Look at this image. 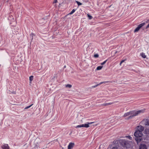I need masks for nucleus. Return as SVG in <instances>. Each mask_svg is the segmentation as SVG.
I'll return each mask as SVG.
<instances>
[{"label": "nucleus", "instance_id": "nucleus-12", "mask_svg": "<svg viewBox=\"0 0 149 149\" xmlns=\"http://www.w3.org/2000/svg\"><path fill=\"white\" fill-rule=\"evenodd\" d=\"M141 56L143 58H145L146 57V56L145 55V54L143 53H142L141 54Z\"/></svg>", "mask_w": 149, "mask_h": 149}, {"label": "nucleus", "instance_id": "nucleus-16", "mask_svg": "<svg viewBox=\"0 0 149 149\" xmlns=\"http://www.w3.org/2000/svg\"><path fill=\"white\" fill-rule=\"evenodd\" d=\"M8 19L10 20H12V19H13V17L12 15H11V16H10L8 18Z\"/></svg>", "mask_w": 149, "mask_h": 149}, {"label": "nucleus", "instance_id": "nucleus-10", "mask_svg": "<svg viewBox=\"0 0 149 149\" xmlns=\"http://www.w3.org/2000/svg\"><path fill=\"white\" fill-rule=\"evenodd\" d=\"M123 117L124 118L125 117H129V113L128 112H127L126 113H124V114L123 115Z\"/></svg>", "mask_w": 149, "mask_h": 149}, {"label": "nucleus", "instance_id": "nucleus-27", "mask_svg": "<svg viewBox=\"0 0 149 149\" xmlns=\"http://www.w3.org/2000/svg\"><path fill=\"white\" fill-rule=\"evenodd\" d=\"M111 149H118L116 147H113Z\"/></svg>", "mask_w": 149, "mask_h": 149}, {"label": "nucleus", "instance_id": "nucleus-26", "mask_svg": "<svg viewBox=\"0 0 149 149\" xmlns=\"http://www.w3.org/2000/svg\"><path fill=\"white\" fill-rule=\"evenodd\" d=\"M33 33H32L30 34V36L32 38H31L32 40L33 39Z\"/></svg>", "mask_w": 149, "mask_h": 149}, {"label": "nucleus", "instance_id": "nucleus-5", "mask_svg": "<svg viewBox=\"0 0 149 149\" xmlns=\"http://www.w3.org/2000/svg\"><path fill=\"white\" fill-rule=\"evenodd\" d=\"M142 123L145 125H149V120L148 119H146L143 120Z\"/></svg>", "mask_w": 149, "mask_h": 149}, {"label": "nucleus", "instance_id": "nucleus-3", "mask_svg": "<svg viewBox=\"0 0 149 149\" xmlns=\"http://www.w3.org/2000/svg\"><path fill=\"white\" fill-rule=\"evenodd\" d=\"M120 142L124 147L127 148H129L130 146V145L128 141L125 140H121Z\"/></svg>", "mask_w": 149, "mask_h": 149}, {"label": "nucleus", "instance_id": "nucleus-9", "mask_svg": "<svg viewBox=\"0 0 149 149\" xmlns=\"http://www.w3.org/2000/svg\"><path fill=\"white\" fill-rule=\"evenodd\" d=\"M140 149H147L146 146L144 144H142L140 146Z\"/></svg>", "mask_w": 149, "mask_h": 149}, {"label": "nucleus", "instance_id": "nucleus-33", "mask_svg": "<svg viewBox=\"0 0 149 149\" xmlns=\"http://www.w3.org/2000/svg\"><path fill=\"white\" fill-rule=\"evenodd\" d=\"M122 63H121V62H120V65H121V64H122Z\"/></svg>", "mask_w": 149, "mask_h": 149}, {"label": "nucleus", "instance_id": "nucleus-17", "mask_svg": "<svg viewBox=\"0 0 149 149\" xmlns=\"http://www.w3.org/2000/svg\"><path fill=\"white\" fill-rule=\"evenodd\" d=\"M87 16L88 17L89 19H92L93 18V17L91 16L88 14H87Z\"/></svg>", "mask_w": 149, "mask_h": 149}, {"label": "nucleus", "instance_id": "nucleus-32", "mask_svg": "<svg viewBox=\"0 0 149 149\" xmlns=\"http://www.w3.org/2000/svg\"><path fill=\"white\" fill-rule=\"evenodd\" d=\"M57 1V0H55L54 1V3H56Z\"/></svg>", "mask_w": 149, "mask_h": 149}, {"label": "nucleus", "instance_id": "nucleus-22", "mask_svg": "<svg viewBox=\"0 0 149 149\" xmlns=\"http://www.w3.org/2000/svg\"><path fill=\"white\" fill-rule=\"evenodd\" d=\"M108 82V81H105L102 82H100L98 85H100L102 84L106 83H107Z\"/></svg>", "mask_w": 149, "mask_h": 149}, {"label": "nucleus", "instance_id": "nucleus-21", "mask_svg": "<svg viewBox=\"0 0 149 149\" xmlns=\"http://www.w3.org/2000/svg\"><path fill=\"white\" fill-rule=\"evenodd\" d=\"M33 105V104H31V105H29V106H27L25 108V109H28V108H30L32 105Z\"/></svg>", "mask_w": 149, "mask_h": 149}, {"label": "nucleus", "instance_id": "nucleus-15", "mask_svg": "<svg viewBox=\"0 0 149 149\" xmlns=\"http://www.w3.org/2000/svg\"><path fill=\"white\" fill-rule=\"evenodd\" d=\"M33 76H31L29 77V80L30 81H31L33 80Z\"/></svg>", "mask_w": 149, "mask_h": 149}, {"label": "nucleus", "instance_id": "nucleus-23", "mask_svg": "<svg viewBox=\"0 0 149 149\" xmlns=\"http://www.w3.org/2000/svg\"><path fill=\"white\" fill-rule=\"evenodd\" d=\"M98 56H99V55L97 54H95L94 55V57L95 58H97L98 57Z\"/></svg>", "mask_w": 149, "mask_h": 149}, {"label": "nucleus", "instance_id": "nucleus-20", "mask_svg": "<svg viewBox=\"0 0 149 149\" xmlns=\"http://www.w3.org/2000/svg\"><path fill=\"white\" fill-rule=\"evenodd\" d=\"M84 127V125L83 124H82L77 125L76 127Z\"/></svg>", "mask_w": 149, "mask_h": 149}, {"label": "nucleus", "instance_id": "nucleus-8", "mask_svg": "<svg viewBox=\"0 0 149 149\" xmlns=\"http://www.w3.org/2000/svg\"><path fill=\"white\" fill-rule=\"evenodd\" d=\"M74 145V143H70L68 146V149H71L73 147Z\"/></svg>", "mask_w": 149, "mask_h": 149}, {"label": "nucleus", "instance_id": "nucleus-6", "mask_svg": "<svg viewBox=\"0 0 149 149\" xmlns=\"http://www.w3.org/2000/svg\"><path fill=\"white\" fill-rule=\"evenodd\" d=\"M94 122H88L86 124H83L84 125V127H86V128L88 127H89V125H91L92 123H93Z\"/></svg>", "mask_w": 149, "mask_h": 149}, {"label": "nucleus", "instance_id": "nucleus-30", "mask_svg": "<svg viewBox=\"0 0 149 149\" xmlns=\"http://www.w3.org/2000/svg\"><path fill=\"white\" fill-rule=\"evenodd\" d=\"M148 27H149V24L147 25V26L146 27V29L148 28Z\"/></svg>", "mask_w": 149, "mask_h": 149}, {"label": "nucleus", "instance_id": "nucleus-25", "mask_svg": "<svg viewBox=\"0 0 149 149\" xmlns=\"http://www.w3.org/2000/svg\"><path fill=\"white\" fill-rule=\"evenodd\" d=\"M126 137L130 140H131L132 139V137L131 136H126Z\"/></svg>", "mask_w": 149, "mask_h": 149}, {"label": "nucleus", "instance_id": "nucleus-1", "mask_svg": "<svg viewBox=\"0 0 149 149\" xmlns=\"http://www.w3.org/2000/svg\"><path fill=\"white\" fill-rule=\"evenodd\" d=\"M136 130L135 132L134 135L135 137V140L138 143L142 140V136L143 134L142 132L143 130L144 127L142 126L139 125L136 127Z\"/></svg>", "mask_w": 149, "mask_h": 149}, {"label": "nucleus", "instance_id": "nucleus-18", "mask_svg": "<svg viewBox=\"0 0 149 149\" xmlns=\"http://www.w3.org/2000/svg\"><path fill=\"white\" fill-rule=\"evenodd\" d=\"M72 87V85L70 84H67L66 85V87L70 88Z\"/></svg>", "mask_w": 149, "mask_h": 149}, {"label": "nucleus", "instance_id": "nucleus-19", "mask_svg": "<svg viewBox=\"0 0 149 149\" xmlns=\"http://www.w3.org/2000/svg\"><path fill=\"white\" fill-rule=\"evenodd\" d=\"M76 2L77 3L78 5L79 6L80 5H81L82 4V3H80V2L78 1H76Z\"/></svg>", "mask_w": 149, "mask_h": 149}, {"label": "nucleus", "instance_id": "nucleus-2", "mask_svg": "<svg viewBox=\"0 0 149 149\" xmlns=\"http://www.w3.org/2000/svg\"><path fill=\"white\" fill-rule=\"evenodd\" d=\"M144 110H141L138 111L135 110L129 112V117L126 118L125 119L127 120L132 118L134 117L137 116L138 115L143 113Z\"/></svg>", "mask_w": 149, "mask_h": 149}, {"label": "nucleus", "instance_id": "nucleus-4", "mask_svg": "<svg viewBox=\"0 0 149 149\" xmlns=\"http://www.w3.org/2000/svg\"><path fill=\"white\" fill-rule=\"evenodd\" d=\"M145 23H143L139 24L138 27H137L134 30V32H138L141 29V28L143 26L145 25Z\"/></svg>", "mask_w": 149, "mask_h": 149}, {"label": "nucleus", "instance_id": "nucleus-14", "mask_svg": "<svg viewBox=\"0 0 149 149\" xmlns=\"http://www.w3.org/2000/svg\"><path fill=\"white\" fill-rule=\"evenodd\" d=\"M76 10L75 9H73L70 13H69V15H72L73 14L75 11Z\"/></svg>", "mask_w": 149, "mask_h": 149}, {"label": "nucleus", "instance_id": "nucleus-11", "mask_svg": "<svg viewBox=\"0 0 149 149\" xmlns=\"http://www.w3.org/2000/svg\"><path fill=\"white\" fill-rule=\"evenodd\" d=\"M112 103H106L103 104H102V105L103 106H104L108 105H109L111 104Z\"/></svg>", "mask_w": 149, "mask_h": 149}, {"label": "nucleus", "instance_id": "nucleus-34", "mask_svg": "<svg viewBox=\"0 0 149 149\" xmlns=\"http://www.w3.org/2000/svg\"><path fill=\"white\" fill-rule=\"evenodd\" d=\"M148 22H149V19L148 20Z\"/></svg>", "mask_w": 149, "mask_h": 149}, {"label": "nucleus", "instance_id": "nucleus-28", "mask_svg": "<svg viewBox=\"0 0 149 149\" xmlns=\"http://www.w3.org/2000/svg\"><path fill=\"white\" fill-rule=\"evenodd\" d=\"M125 61V60H122L121 61V63H123V62H124Z\"/></svg>", "mask_w": 149, "mask_h": 149}, {"label": "nucleus", "instance_id": "nucleus-7", "mask_svg": "<svg viewBox=\"0 0 149 149\" xmlns=\"http://www.w3.org/2000/svg\"><path fill=\"white\" fill-rule=\"evenodd\" d=\"M1 148L3 149H9V147L7 144H5L2 146Z\"/></svg>", "mask_w": 149, "mask_h": 149}, {"label": "nucleus", "instance_id": "nucleus-24", "mask_svg": "<svg viewBox=\"0 0 149 149\" xmlns=\"http://www.w3.org/2000/svg\"><path fill=\"white\" fill-rule=\"evenodd\" d=\"M107 61V60H106L104 61L102 63H101V65H104V64H105L106 63Z\"/></svg>", "mask_w": 149, "mask_h": 149}, {"label": "nucleus", "instance_id": "nucleus-31", "mask_svg": "<svg viewBox=\"0 0 149 149\" xmlns=\"http://www.w3.org/2000/svg\"><path fill=\"white\" fill-rule=\"evenodd\" d=\"M98 85H98V84L97 85H96V86H93V88H95V87H97V86H98Z\"/></svg>", "mask_w": 149, "mask_h": 149}, {"label": "nucleus", "instance_id": "nucleus-29", "mask_svg": "<svg viewBox=\"0 0 149 149\" xmlns=\"http://www.w3.org/2000/svg\"><path fill=\"white\" fill-rule=\"evenodd\" d=\"M148 27H149V24L147 25V26L146 27V29L148 28Z\"/></svg>", "mask_w": 149, "mask_h": 149}, {"label": "nucleus", "instance_id": "nucleus-13", "mask_svg": "<svg viewBox=\"0 0 149 149\" xmlns=\"http://www.w3.org/2000/svg\"><path fill=\"white\" fill-rule=\"evenodd\" d=\"M102 66H98L97 68L96 69L97 70H100L102 69Z\"/></svg>", "mask_w": 149, "mask_h": 149}]
</instances>
